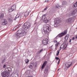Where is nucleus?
<instances>
[{
  "mask_svg": "<svg viewBox=\"0 0 77 77\" xmlns=\"http://www.w3.org/2000/svg\"><path fill=\"white\" fill-rule=\"evenodd\" d=\"M62 6H66L67 4H68V3H67V2H62Z\"/></svg>",
  "mask_w": 77,
  "mask_h": 77,
  "instance_id": "obj_16",
  "label": "nucleus"
},
{
  "mask_svg": "<svg viewBox=\"0 0 77 77\" xmlns=\"http://www.w3.org/2000/svg\"><path fill=\"white\" fill-rule=\"evenodd\" d=\"M55 58H58V57H56Z\"/></svg>",
  "mask_w": 77,
  "mask_h": 77,
  "instance_id": "obj_44",
  "label": "nucleus"
},
{
  "mask_svg": "<svg viewBox=\"0 0 77 77\" xmlns=\"http://www.w3.org/2000/svg\"><path fill=\"white\" fill-rule=\"evenodd\" d=\"M66 47H67V45H66V44H62L60 46V48L62 49V48H64V49H66Z\"/></svg>",
  "mask_w": 77,
  "mask_h": 77,
  "instance_id": "obj_11",
  "label": "nucleus"
},
{
  "mask_svg": "<svg viewBox=\"0 0 77 77\" xmlns=\"http://www.w3.org/2000/svg\"><path fill=\"white\" fill-rule=\"evenodd\" d=\"M44 32L45 34H48L49 33V32H50V28L48 26H46L45 27L44 26L43 27V31Z\"/></svg>",
  "mask_w": 77,
  "mask_h": 77,
  "instance_id": "obj_4",
  "label": "nucleus"
},
{
  "mask_svg": "<svg viewBox=\"0 0 77 77\" xmlns=\"http://www.w3.org/2000/svg\"><path fill=\"white\" fill-rule=\"evenodd\" d=\"M8 20L9 21V22H11V21H12V19H11V18H9L8 19Z\"/></svg>",
  "mask_w": 77,
  "mask_h": 77,
  "instance_id": "obj_31",
  "label": "nucleus"
},
{
  "mask_svg": "<svg viewBox=\"0 0 77 77\" xmlns=\"http://www.w3.org/2000/svg\"><path fill=\"white\" fill-rule=\"evenodd\" d=\"M17 77H18V75H17Z\"/></svg>",
  "mask_w": 77,
  "mask_h": 77,
  "instance_id": "obj_43",
  "label": "nucleus"
},
{
  "mask_svg": "<svg viewBox=\"0 0 77 77\" xmlns=\"http://www.w3.org/2000/svg\"><path fill=\"white\" fill-rule=\"evenodd\" d=\"M4 13H2L0 15V18H4Z\"/></svg>",
  "mask_w": 77,
  "mask_h": 77,
  "instance_id": "obj_20",
  "label": "nucleus"
},
{
  "mask_svg": "<svg viewBox=\"0 0 77 77\" xmlns=\"http://www.w3.org/2000/svg\"><path fill=\"white\" fill-rule=\"evenodd\" d=\"M7 23H8V22L6 20L3 19L1 21V24L2 25H6V24H7Z\"/></svg>",
  "mask_w": 77,
  "mask_h": 77,
  "instance_id": "obj_8",
  "label": "nucleus"
},
{
  "mask_svg": "<svg viewBox=\"0 0 77 77\" xmlns=\"http://www.w3.org/2000/svg\"><path fill=\"white\" fill-rule=\"evenodd\" d=\"M61 48H60V49H59V50H58L59 51H60V50H61Z\"/></svg>",
  "mask_w": 77,
  "mask_h": 77,
  "instance_id": "obj_40",
  "label": "nucleus"
},
{
  "mask_svg": "<svg viewBox=\"0 0 77 77\" xmlns=\"http://www.w3.org/2000/svg\"><path fill=\"white\" fill-rule=\"evenodd\" d=\"M42 51H43V49L41 50H40L38 51V54L41 53V52H42Z\"/></svg>",
  "mask_w": 77,
  "mask_h": 77,
  "instance_id": "obj_26",
  "label": "nucleus"
},
{
  "mask_svg": "<svg viewBox=\"0 0 77 77\" xmlns=\"http://www.w3.org/2000/svg\"><path fill=\"white\" fill-rule=\"evenodd\" d=\"M69 37V34H67L66 36L65 37V40L66 41L68 39V38Z\"/></svg>",
  "mask_w": 77,
  "mask_h": 77,
  "instance_id": "obj_15",
  "label": "nucleus"
},
{
  "mask_svg": "<svg viewBox=\"0 0 77 77\" xmlns=\"http://www.w3.org/2000/svg\"><path fill=\"white\" fill-rule=\"evenodd\" d=\"M20 27V25H17L16 27H14L13 29V30H18Z\"/></svg>",
  "mask_w": 77,
  "mask_h": 77,
  "instance_id": "obj_14",
  "label": "nucleus"
},
{
  "mask_svg": "<svg viewBox=\"0 0 77 77\" xmlns=\"http://www.w3.org/2000/svg\"><path fill=\"white\" fill-rule=\"evenodd\" d=\"M31 24L29 22H26L24 23L23 26V28L20 29L17 32L15 33V36L17 38H20L21 36H23L26 35V33L25 31L23 29L27 30L28 29L30 28Z\"/></svg>",
  "mask_w": 77,
  "mask_h": 77,
  "instance_id": "obj_1",
  "label": "nucleus"
},
{
  "mask_svg": "<svg viewBox=\"0 0 77 77\" xmlns=\"http://www.w3.org/2000/svg\"><path fill=\"white\" fill-rule=\"evenodd\" d=\"M71 42V39H70L69 41V42Z\"/></svg>",
  "mask_w": 77,
  "mask_h": 77,
  "instance_id": "obj_39",
  "label": "nucleus"
},
{
  "mask_svg": "<svg viewBox=\"0 0 77 77\" xmlns=\"http://www.w3.org/2000/svg\"><path fill=\"white\" fill-rule=\"evenodd\" d=\"M3 68H6V65H4L3 66Z\"/></svg>",
  "mask_w": 77,
  "mask_h": 77,
  "instance_id": "obj_33",
  "label": "nucleus"
},
{
  "mask_svg": "<svg viewBox=\"0 0 77 77\" xmlns=\"http://www.w3.org/2000/svg\"><path fill=\"white\" fill-rule=\"evenodd\" d=\"M75 39V37H72V40H73V41H74V40Z\"/></svg>",
  "mask_w": 77,
  "mask_h": 77,
  "instance_id": "obj_34",
  "label": "nucleus"
},
{
  "mask_svg": "<svg viewBox=\"0 0 77 77\" xmlns=\"http://www.w3.org/2000/svg\"><path fill=\"white\" fill-rule=\"evenodd\" d=\"M11 8L13 11H15L16 9V5H14L11 7Z\"/></svg>",
  "mask_w": 77,
  "mask_h": 77,
  "instance_id": "obj_18",
  "label": "nucleus"
},
{
  "mask_svg": "<svg viewBox=\"0 0 77 77\" xmlns=\"http://www.w3.org/2000/svg\"><path fill=\"white\" fill-rule=\"evenodd\" d=\"M54 22V27H57V26H58V24H59V23H60L61 22V20L58 18H55Z\"/></svg>",
  "mask_w": 77,
  "mask_h": 77,
  "instance_id": "obj_3",
  "label": "nucleus"
},
{
  "mask_svg": "<svg viewBox=\"0 0 77 77\" xmlns=\"http://www.w3.org/2000/svg\"><path fill=\"white\" fill-rule=\"evenodd\" d=\"M62 6L59 5H57L55 6V8L57 9H60V8H61Z\"/></svg>",
  "mask_w": 77,
  "mask_h": 77,
  "instance_id": "obj_17",
  "label": "nucleus"
},
{
  "mask_svg": "<svg viewBox=\"0 0 77 77\" xmlns=\"http://www.w3.org/2000/svg\"><path fill=\"white\" fill-rule=\"evenodd\" d=\"M47 8L46 7L45 9H44V10H47Z\"/></svg>",
  "mask_w": 77,
  "mask_h": 77,
  "instance_id": "obj_36",
  "label": "nucleus"
},
{
  "mask_svg": "<svg viewBox=\"0 0 77 77\" xmlns=\"http://www.w3.org/2000/svg\"><path fill=\"white\" fill-rule=\"evenodd\" d=\"M56 59V60H58V65H59V63L60 62V60L59 59V58H55Z\"/></svg>",
  "mask_w": 77,
  "mask_h": 77,
  "instance_id": "obj_21",
  "label": "nucleus"
},
{
  "mask_svg": "<svg viewBox=\"0 0 77 77\" xmlns=\"http://www.w3.org/2000/svg\"><path fill=\"white\" fill-rule=\"evenodd\" d=\"M16 20L15 19H14V20Z\"/></svg>",
  "mask_w": 77,
  "mask_h": 77,
  "instance_id": "obj_45",
  "label": "nucleus"
},
{
  "mask_svg": "<svg viewBox=\"0 0 77 77\" xmlns=\"http://www.w3.org/2000/svg\"><path fill=\"white\" fill-rule=\"evenodd\" d=\"M23 17V15L22 13L20 14H18L16 16V18H19L20 20V18H21Z\"/></svg>",
  "mask_w": 77,
  "mask_h": 77,
  "instance_id": "obj_10",
  "label": "nucleus"
},
{
  "mask_svg": "<svg viewBox=\"0 0 77 77\" xmlns=\"http://www.w3.org/2000/svg\"><path fill=\"white\" fill-rule=\"evenodd\" d=\"M12 69L10 67L8 68H6L5 69V72L1 73V75L3 77H8L9 75L10 72H11Z\"/></svg>",
  "mask_w": 77,
  "mask_h": 77,
  "instance_id": "obj_2",
  "label": "nucleus"
},
{
  "mask_svg": "<svg viewBox=\"0 0 77 77\" xmlns=\"http://www.w3.org/2000/svg\"><path fill=\"white\" fill-rule=\"evenodd\" d=\"M54 42H57V40H54Z\"/></svg>",
  "mask_w": 77,
  "mask_h": 77,
  "instance_id": "obj_37",
  "label": "nucleus"
},
{
  "mask_svg": "<svg viewBox=\"0 0 77 77\" xmlns=\"http://www.w3.org/2000/svg\"><path fill=\"white\" fill-rule=\"evenodd\" d=\"M45 18H46V15L44 14L43 16H42V20H45Z\"/></svg>",
  "mask_w": 77,
  "mask_h": 77,
  "instance_id": "obj_19",
  "label": "nucleus"
},
{
  "mask_svg": "<svg viewBox=\"0 0 77 77\" xmlns=\"http://www.w3.org/2000/svg\"><path fill=\"white\" fill-rule=\"evenodd\" d=\"M77 10H73V11H70L69 13V15L70 17L73 16V15H74L75 14Z\"/></svg>",
  "mask_w": 77,
  "mask_h": 77,
  "instance_id": "obj_6",
  "label": "nucleus"
},
{
  "mask_svg": "<svg viewBox=\"0 0 77 77\" xmlns=\"http://www.w3.org/2000/svg\"><path fill=\"white\" fill-rule=\"evenodd\" d=\"M51 0H45V2H46L47 3H48V2H50Z\"/></svg>",
  "mask_w": 77,
  "mask_h": 77,
  "instance_id": "obj_32",
  "label": "nucleus"
},
{
  "mask_svg": "<svg viewBox=\"0 0 77 77\" xmlns=\"http://www.w3.org/2000/svg\"><path fill=\"white\" fill-rule=\"evenodd\" d=\"M24 15L25 17H27L28 15H29V13L28 12H26L24 13Z\"/></svg>",
  "mask_w": 77,
  "mask_h": 77,
  "instance_id": "obj_22",
  "label": "nucleus"
},
{
  "mask_svg": "<svg viewBox=\"0 0 77 77\" xmlns=\"http://www.w3.org/2000/svg\"><path fill=\"white\" fill-rule=\"evenodd\" d=\"M45 73L46 74L47 73V72H48V69H45L44 70Z\"/></svg>",
  "mask_w": 77,
  "mask_h": 77,
  "instance_id": "obj_25",
  "label": "nucleus"
},
{
  "mask_svg": "<svg viewBox=\"0 0 77 77\" xmlns=\"http://www.w3.org/2000/svg\"><path fill=\"white\" fill-rule=\"evenodd\" d=\"M33 65H32V64H31L29 66V68H32V67H33Z\"/></svg>",
  "mask_w": 77,
  "mask_h": 77,
  "instance_id": "obj_30",
  "label": "nucleus"
},
{
  "mask_svg": "<svg viewBox=\"0 0 77 77\" xmlns=\"http://www.w3.org/2000/svg\"><path fill=\"white\" fill-rule=\"evenodd\" d=\"M55 49H56V50H57V47H56Z\"/></svg>",
  "mask_w": 77,
  "mask_h": 77,
  "instance_id": "obj_41",
  "label": "nucleus"
},
{
  "mask_svg": "<svg viewBox=\"0 0 77 77\" xmlns=\"http://www.w3.org/2000/svg\"><path fill=\"white\" fill-rule=\"evenodd\" d=\"M59 50H58L57 53V56H58L59 55Z\"/></svg>",
  "mask_w": 77,
  "mask_h": 77,
  "instance_id": "obj_28",
  "label": "nucleus"
},
{
  "mask_svg": "<svg viewBox=\"0 0 77 77\" xmlns=\"http://www.w3.org/2000/svg\"><path fill=\"white\" fill-rule=\"evenodd\" d=\"M13 11V9L11 8L9 10V12H12Z\"/></svg>",
  "mask_w": 77,
  "mask_h": 77,
  "instance_id": "obj_27",
  "label": "nucleus"
},
{
  "mask_svg": "<svg viewBox=\"0 0 77 77\" xmlns=\"http://www.w3.org/2000/svg\"><path fill=\"white\" fill-rule=\"evenodd\" d=\"M67 33V30H65L62 33L58 34L55 38V39H56L58 37H62L63 36H64L65 35H66Z\"/></svg>",
  "mask_w": 77,
  "mask_h": 77,
  "instance_id": "obj_5",
  "label": "nucleus"
},
{
  "mask_svg": "<svg viewBox=\"0 0 77 77\" xmlns=\"http://www.w3.org/2000/svg\"><path fill=\"white\" fill-rule=\"evenodd\" d=\"M73 19V18H72V17L69 18L66 20V22H67V23H70V22Z\"/></svg>",
  "mask_w": 77,
  "mask_h": 77,
  "instance_id": "obj_13",
  "label": "nucleus"
},
{
  "mask_svg": "<svg viewBox=\"0 0 77 77\" xmlns=\"http://www.w3.org/2000/svg\"><path fill=\"white\" fill-rule=\"evenodd\" d=\"M5 58H4L2 61V63H4V62H5Z\"/></svg>",
  "mask_w": 77,
  "mask_h": 77,
  "instance_id": "obj_29",
  "label": "nucleus"
},
{
  "mask_svg": "<svg viewBox=\"0 0 77 77\" xmlns=\"http://www.w3.org/2000/svg\"><path fill=\"white\" fill-rule=\"evenodd\" d=\"M57 44L58 45H59V44H60V42H59L57 43Z\"/></svg>",
  "mask_w": 77,
  "mask_h": 77,
  "instance_id": "obj_38",
  "label": "nucleus"
},
{
  "mask_svg": "<svg viewBox=\"0 0 77 77\" xmlns=\"http://www.w3.org/2000/svg\"><path fill=\"white\" fill-rule=\"evenodd\" d=\"M47 61H44L42 67V69H43V68H44L45 67V65H47Z\"/></svg>",
  "mask_w": 77,
  "mask_h": 77,
  "instance_id": "obj_12",
  "label": "nucleus"
},
{
  "mask_svg": "<svg viewBox=\"0 0 77 77\" xmlns=\"http://www.w3.org/2000/svg\"><path fill=\"white\" fill-rule=\"evenodd\" d=\"M25 61L26 63H29V60L27 59H26L25 60Z\"/></svg>",
  "mask_w": 77,
  "mask_h": 77,
  "instance_id": "obj_24",
  "label": "nucleus"
},
{
  "mask_svg": "<svg viewBox=\"0 0 77 77\" xmlns=\"http://www.w3.org/2000/svg\"><path fill=\"white\" fill-rule=\"evenodd\" d=\"M48 40L47 38H45L43 40L42 42V44L43 45H45L48 44Z\"/></svg>",
  "mask_w": 77,
  "mask_h": 77,
  "instance_id": "obj_7",
  "label": "nucleus"
},
{
  "mask_svg": "<svg viewBox=\"0 0 77 77\" xmlns=\"http://www.w3.org/2000/svg\"><path fill=\"white\" fill-rule=\"evenodd\" d=\"M43 22H44V23H47L48 22V21L47 20L45 19L43 20Z\"/></svg>",
  "mask_w": 77,
  "mask_h": 77,
  "instance_id": "obj_23",
  "label": "nucleus"
},
{
  "mask_svg": "<svg viewBox=\"0 0 77 77\" xmlns=\"http://www.w3.org/2000/svg\"><path fill=\"white\" fill-rule=\"evenodd\" d=\"M55 46H56V47H57V46H58V45L57 44V43H56L55 44Z\"/></svg>",
  "mask_w": 77,
  "mask_h": 77,
  "instance_id": "obj_35",
  "label": "nucleus"
},
{
  "mask_svg": "<svg viewBox=\"0 0 77 77\" xmlns=\"http://www.w3.org/2000/svg\"><path fill=\"white\" fill-rule=\"evenodd\" d=\"M72 65V63L71 62H67L66 63V68H68L71 67Z\"/></svg>",
  "mask_w": 77,
  "mask_h": 77,
  "instance_id": "obj_9",
  "label": "nucleus"
},
{
  "mask_svg": "<svg viewBox=\"0 0 77 77\" xmlns=\"http://www.w3.org/2000/svg\"><path fill=\"white\" fill-rule=\"evenodd\" d=\"M50 54H51V52H50Z\"/></svg>",
  "mask_w": 77,
  "mask_h": 77,
  "instance_id": "obj_42",
  "label": "nucleus"
}]
</instances>
